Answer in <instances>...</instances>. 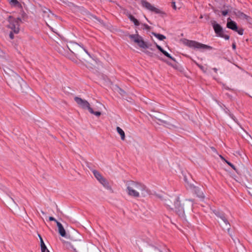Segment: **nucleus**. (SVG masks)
<instances>
[{"mask_svg": "<svg viewBox=\"0 0 252 252\" xmlns=\"http://www.w3.org/2000/svg\"><path fill=\"white\" fill-rule=\"evenodd\" d=\"M126 193L130 196L135 198L144 197L148 193L146 186L140 182L127 181L126 183Z\"/></svg>", "mask_w": 252, "mask_h": 252, "instance_id": "1", "label": "nucleus"}, {"mask_svg": "<svg viewBox=\"0 0 252 252\" xmlns=\"http://www.w3.org/2000/svg\"><path fill=\"white\" fill-rule=\"evenodd\" d=\"M67 48L82 63L87 61L89 56L88 53L76 42H68L67 44Z\"/></svg>", "mask_w": 252, "mask_h": 252, "instance_id": "2", "label": "nucleus"}, {"mask_svg": "<svg viewBox=\"0 0 252 252\" xmlns=\"http://www.w3.org/2000/svg\"><path fill=\"white\" fill-rule=\"evenodd\" d=\"M7 83L11 88L22 93L24 92L23 86H27L26 83L23 79L18 74L14 72L8 78Z\"/></svg>", "mask_w": 252, "mask_h": 252, "instance_id": "3", "label": "nucleus"}, {"mask_svg": "<svg viewBox=\"0 0 252 252\" xmlns=\"http://www.w3.org/2000/svg\"><path fill=\"white\" fill-rule=\"evenodd\" d=\"M8 21L9 24L7 26V27L11 29L14 33H18L20 31L19 26L21 22V19L20 18H14L12 16H9Z\"/></svg>", "mask_w": 252, "mask_h": 252, "instance_id": "4", "label": "nucleus"}, {"mask_svg": "<svg viewBox=\"0 0 252 252\" xmlns=\"http://www.w3.org/2000/svg\"><path fill=\"white\" fill-rule=\"evenodd\" d=\"M166 204L169 206L171 209H174L176 213L180 217L184 218L185 216V211L184 208L181 205L178 199H175L174 200V205H171L170 202L166 201Z\"/></svg>", "mask_w": 252, "mask_h": 252, "instance_id": "5", "label": "nucleus"}, {"mask_svg": "<svg viewBox=\"0 0 252 252\" xmlns=\"http://www.w3.org/2000/svg\"><path fill=\"white\" fill-rule=\"evenodd\" d=\"M129 37L140 48L146 49L150 47V45L145 42L143 38L138 34L129 35Z\"/></svg>", "mask_w": 252, "mask_h": 252, "instance_id": "6", "label": "nucleus"}, {"mask_svg": "<svg viewBox=\"0 0 252 252\" xmlns=\"http://www.w3.org/2000/svg\"><path fill=\"white\" fill-rule=\"evenodd\" d=\"M156 45L157 48L164 54L166 57L168 58L171 60V61H168V60H163V61L165 62L168 65L171 66L173 68H177L178 65L177 62L175 58L172 57L169 54H168L166 51L164 50L159 45L156 43Z\"/></svg>", "mask_w": 252, "mask_h": 252, "instance_id": "7", "label": "nucleus"}, {"mask_svg": "<svg viewBox=\"0 0 252 252\" xmlns=\"http://www.w3.org/2000/svg\"><path fill=\"white\" fill-rule=\"evenodd\" d=\"M185 44L189 46V47L194 48V49H212V47L205 45L194 40H187L185 42Z\"/></svg>", "mask_w": 252, "mask_h": 252, "instance_id": "8", "label": "nucleus"}, {"mask_svg": "<svg viewBox=\"0 0 252 252\" xmlns=\"http://www.w3.org/2000/svg\"><path fill=\"white\" fill-rule=\"evenodd\" d=\"M93 173L95 178L104 188L107 189L112 190V188L110 186L109 182L98 171L94 170L93 171Z\"/></svg>", "mask_w": 252, "mask_h": 252, "instance_id": "9", "label": "nucleus"}, {"mask_svg": "<svg viewBox=\"0 0 252 252\" xmlns=\"http://www.w3.org/2000/svg\"><path fill=\"white\" fill-rule=\"evenodd\" d=\"M212 24L217 36L223 38L225 40H228L229 39V36L224 34L222 28L220 24H218L216 21H213Z\"/></svg>", "mask_w": 252, "mask_h": 252, "instance_id": "10", "label": "nucleus"}, {"mask_svg": "<svg viewBox=\"0 0 252 252\" xmlns=\"http://www.w3.org/2000/svg\"><path fill=\"white\" fill-rule=\"evenodd\" d=\"M141 3L143 7L151 12L156 14H160L162 13L161 10L155 7L153 5L146 0H142L141 1Z\"/></svg>", "mask_w": 252, "mask_h": 252, "instance_id": "11", "label": "nucleus"}, {"mask_svg": "<svg viewBox=\"0 0 252 252\" xmlns=\"http://www.w3.org/2000/svg\"><path fill=\"white\" fill-rule=\"evenodd\" d=\"M74 100L80 107L83 109H88L89 110V108H91L89 103L85 99L76 96L74 97Z\"/></svg>", "mask_w": 252, "mask_h": 252, "instance_id": "12", "label": "nucleus"}, {"mask_svg": "<svg viewBox=\"0 0 252 252\" xmlns=\"http://www.w3.org/2000/svg\"><path fill=\"white\" fill-rule=\"evenodd\" d=\"M57 50L62 55L68 57V49L67 48V44L64 47L61 45L58 44V45L56 46Z\"/></svg>", "mask_w": 252, "mask_h": 252, "instance_id": "13", "label": "nucleus"}, {"mask_svg": "<svg viewBox=\"0 0 252 252\" xmlns=\"http://www.w3.org/2000/svg\"><path fill=\"white\" fill-rule=\"evenodd\" d=\"M222 221L223 223L220 224L221 226L223 229H226L227 230L228 233L231 236V235L230 234V224L227 218H224Z\"/></svg>", "mask_w": 252, "mask_h": 252, "instance_id": "14", "label": "nucleus"}, {"mask_svg": "<svg viewBox=\"0 0 252 252\" xmlns=\"http://www.w3.org/2000/svg\"><path fill=\"white\" fill-rule=\"evenodd\" d=\"M57 225L58 227V231L59 234L63 237H65L66 235L65 230L64 229L63 225L59 221H57Z\"/></svg>", "mask_w": 252, "mask_h": 252, "instance_id": "15", "label": "nucleus"}, {"mask_svg": "<svg viewBox=\"0 0 252 252\" xmlns=\"http://www.w3.org/2000/svg\"><path fill=\"white\" fill-rule=\"evenodd\" d=\"M235 14L238 18L241 19L248 20L249 18H250L249 16L240 11H237L235 12Z\"/></svg>", "mask_w": 252, "mask_h": 252, "instance_id": "16", "label": "nucleus"}, {"mask_svg": "<svg viewBox=\"0 0 252 252\" xmlns=\"http://www.w3.org/2000/svg\"><path fill=\"white\" fill-rule=\"evenodd\" d=\"M226 26L228 28L234 31L237 30V25L236 23L233 21L228 22Z\"/></svg>", "mask_w": 252, "mask_h": 252, "instance_id": "17", "label": "nucleus"}, {"mask_svg": "<svg viewBox=\"0 0 252 252\" xmlns=\"http://www.w3.org/2000/svg\"><path fill=\"white\" fill-rule=\"evenodd\" d=\"M116 129L117 132L121 136V139L124 140L125 139V133L124 130L119 126H117Z\"/></svg>", "mask_w": 252, "mask_h": 252, "instance_id": "18", "label": "nucleus"}, {"mask_svg": "<svg viewBox=\"0 0 252 252\" xmlns=\"http://www.w3.org/2000/svg\"><path fill=\"white\" fill-rule=\"evenodd\" d=\"M128 18L131 21H132L136 26H138L140 25L139 22L133 16L129 14L128 15Z\"/></svg>", "mask_w": 252, "mask_h": 252, "instance_id": "19", "label": "nucleus"}, {"mask_svg": "<svg viewBox=\"0 0 252 252\" xmlns=\"http://www.w3.org/2000/svg\"><path fill=\"white\" fill-rule=\"evenodd\" d=\"M38 237L39 238L40 242L41 252H45V251H46L45 249H46V246H45L41 235L38 234Z\"/></svg>", "mask_w": 252, "mask_h": 252, "instance_id": "20", "label": "nucleus"}, {"mask_svg": "<svg viewBox=\"0 0 252 252\" xmlns=\"http://www.w3.org/2000/svg\"><path fill=\"white\" fill-rule=\"evenodd\" d=\"M10 4L13 6H17L19 7H21V4L17 0H11L10 1Z\"/></svg>", "mask_w": 252, "mask_h": 252, "instance_id": "21", "label": "nucleus"}, {"mask_svg": "<svg viewBox=\"0 0 252 252\" xmlns=\"http://www.w3.org/2000/svg\"><path fill=\"white\" fill-rule=\"evenodd\" d=\"M152 34L160 40H163L166 38V37L164 35L159 33L153 32Z\"/></svg>", "mask_w": 252, "mask_h": 252, "instance_id": "22", "label": "nucleus"}, {"mask_svg": "<svg viewBox=\"0 0 252 252\" xmlns=\"http://www.w3.org/2000/svg\"><path fill=\"white\" fill-rule=\"evenodd\" d=\"M89 111L91 114H93L96 116H99L101 115V113L100 112H98V111L94 112L91 107L89 108Z\"/></svg>", "mask_w": 252, "mask_h": 252, "instance_id": "23", "label": "nucleus"}, {"mask_svg": "<svg viewBox=\"0 0 252 252\" xmlns=\"http://www.w3.org/2000/svg\"><path fill=\"white\" fill-rule=\"evenodd\" d=\"M249 193L252 196V183L249 184L246 186Z\"/></svg>", "mask_w": 252, "mask_h": 252, "instance_id": "24", "label": "nucleus"}, {"mask_svg": "<svg viewBox=\"0 0 252 252\" xmlns=\"http://www.w3.org/2000/svg\"><path fill=\"white\" fill-rule=\"evenodd\" d=\"M213 213L219 218H220V216H221V215H222L223 214V212H220V211H218V210H214L213 211Z\"/></svg>", "mask_w": 252, "mask_h": 252, "instance_id": "25", "label": "nucleus"}, {"mask_svg": "<svg viewBox=\"0 0 252 252\" xmlns=\"http://www.w3.org/2000/svg\"><path fill=\"white\" fill-rule=\"evenodd\" d=\"M119 93L123 96H124L126 94V92L122 89L118 88Z\"/></svg>", "mask_w": 252, "mask_h": 252, "instance_id": "26", "label": "nucleus"}, {"mask_svg": "<svg viewBox=\"0 0 252 252\" xmlns=\"http://www.w3.org/2000/svg\"><path fill=\"white\" fill-rule=\"evenodd\" d=\"M64 244L65 247L67 249H69L70 248L73 249L72 246L71 245V244L70 243H69L68 242H64Z\"/></svg>", "mask_w": 252, "mask_h": 252, "instance_id": "27", "label": "nucleus"}, {"mask_svg": "<svg viewBox=\"0 0 252 252\" xmlns=\"http://www.w3.org/2000/svg\"><path fill=\"white\" fill-rule=\"evenodd\" d=\"M235 32H237L240 35H243V32H244V30L243 29H238L236 31H235Z\"/></svg>", "mask_w": 252, "mask_h": 252, "instance_id": "28", "label": "nucleus"}, {"mask_svg": "<svg viewBox=\"0 0 252 252\" xmlns=\"http://www.w3.org/2000/svg\"><path fill=\"white\" fill-rule=\"evenodd\" d=\"M196 64L197 65V66L204 72H206V68H205L204 66H203L202 65H200V64H199L198 63H196Z\"/></svg>", "mask_w": 252, "mask_h": 252, "instance_id": "29", "label": "nucleus"}, {"mask_svg": "<svg viewBox=\"0 0 252 252\" xmlns=\"http://www.w3.org/2000/svg\"><path fill=\"white\" fill-rule=\"evenodd\" d=\"M145 53L147 55H148V56H150V57H154V56H155V55L154 53H152V52H149V51H145Z\"/></svg>", "mask_w": 252, "mask_h": 252, "instance_id": "30", "label": "nucleus"}, {"mask_svg": "<svg viewBox=\"0 0 252 252\" xmlns=\"http://www.w3.org/2000/svg\"><path fill=\"white\" fill-rule=\"evenodd\" d=\"M225 162L230 166H231L234 170H235V171H236V169L235 168V167L234 166V165L233 164H232L231 163H230V162L227 161V160H225Z\"/></svg>", "mask_w": 252, "mask_h": 252, "instance_id": "31", "label": "nucleus"}, {"mask_svg": "<svg viewBox=\"0 0 252 252\" xmlns=\"http://www.w3.org/2000/svg\"><path fill=\"white\" fill-rule=\"evenodd\" d=\"M143 26H144V28L147 30H149L150 29V27L147 24H143Z\"/></svg>", "mask_w": 252, "mask_h": 252, "instance_id": "32", "label": "nucleus"}, {"mask_svg": "<svg viewBox=\"0 0 252 252\" xmlns=\"http://www.w3.org/2000/svg\"><path fill=\"white\" fill-rule=\"evenodd\" d=\"M13 33H14L13 32H11L9 33V37L11 39H13L14 38V35H13Z\"/></svg>", "mask_w": 252, "mask_h": 252, "instance_id": "33", "label": "nucleus"}, {"mask_svg": "<svg viewBox=\"0 0 252 252\" xmlns=\"http://www.w3.org/2000/svg\"><path fill=\"white\" fill-rule=\"evenodd\" d=\"M49 220L50 221H54L57 223V221H58L54 217H50L49 218Z\"/></svg>", "mask_w": 252, "mask_h": 252, "instance_id": "34", "label": "nucleus"}, {"mask_svg": "<svg viewBox=\"0 0 252 252\" xmlns=\"http://www.w3.org/2000/svg\"><path fill=\"white\" fill-rule=\"evenodd\" d=\"M221 13L223 16H226L228 13V11L227 10H224L222 11Z\"/></svg>", "mask_w": 252, "mask_h": 252, "instance_id": "35", "label": "nucleus"}, {"mask_svg": "<svg viewBox=\"0 0 252 252\" xmlns=\"http://www.w3.org/2000/svg\"><path fill=\"white\" fill-rule=\"evenodd\" d=\"M225 218H226L225 215L224 213H223L222 215H221V216H220V219L221 220H222Z\"/></svg>", "mask_w": 252, "mask_h": 252, "instance_id": "36", "label": "nucleus"}, {"mask_svg": "<svg viewBox=\"0 0 252 252\" xmlns=\"http://www.w3.org/2000/svg\"><path fill=\"white\" fill-rule=\"evenodd\" d=\"M157 120H158L159 122H161V123H163V124H165V123H166V122H165V121L162 120H161V119H157Z\"/></svg>", "mask_w": 252, "mask_h": 252, "instance_id": "37", "label": "nucleus"}, {"mask_svg": "<svg viewBox=\"0 0 252 252\" xmlns=\"http://www.w3.org/2000/svg\"><path fill=\"white\" fill-rule=\"evenodd\" d=\"M232 47L233 49L235 50L236 49V45H235V43L232 44Z\"/></svg>", "mask_w": 252, "mask_h": 252, "instance_id": "38", "label": "nucleus"}, {"mask_svg": "<svg viewBox=\"0 0 252 252\" xmlns=\"http://www.w3.org/2000/svg\"><path fill=\"white\" fill-rule=\"evenodd\" d=\"M213 69L214 70L215 72H217L218 69L216 68H213Z\"/></svg>", "mask_w": 252, "mask_h": 252, "instance_id": "39", "label": "nucleus"}, {"mask_svg": "<svg viewBox=\"0 0 252 252\" xmlns=\"http://www.w3.org/2000/svg\"><path fill=\"white\" fill-rule=\"evenodd\" d=\"M220 157L221 159H223L224 160H226L221 156H220Z\"/></svg>", "mask_w": 252, "mask_h": 252, "instance_id": "40", "label": "nucleus"}, {"mask_svg": "<svg viewBox=\"0 0 252 252\" xmlns=\"http://www.w3.org/2000/svg\"><path fill=\"white\" fill-rule=\"evenodd\" d=\"M72 61H73L74 62H75L76 63L77 62V60H75V59H72Z\"/></svg>", "mask_w": 252, "mask_h": 252, "instance_id": "41", "label": "nucleus"}, {"mask_svg": "<svg viewBox=\"0 0 252 252\" xmlns=\"http://www.w3.org/2000/svg\"><path fill=\"white\" fill-rule=\"evenodd\" d=\"M93 18H94V19H97V18L96 17V16H93Z\"/></svg>", "mask_w": 252, "mask_h": 252, "instance_id": "42", "label": "nucleus"}, {"mask_svg": "<svg viewBox=\"0 0 252 252\" xmlns=\"http://www.w3.org/2000/svg\"><path fill=\"white\" fill-rule=\"evenodd\" d=\"M41 213L43 214H45L44 212H43V211H41Z\"/></svg>", "mask_w": 252, "mask_h": 252, "instance_id": "43", "label": "nucleus"}, {"mask_svg": "<svg viewBox=\"0 0 252 252\" xmlns=\"http://www.w3.org/2000/svg\"><path fill=\"white\" fill-rule=\"evenodd\" d=\"M218 222H219V223H220V224H221V223H220V221H218Z\"/></svg>", "mask_w": 252, "mask_h": 252, "instance_id": "44", "label": "nucleus"}, {"mask_svg": "<svg viewBox=\"0 0 252 252\" xmlns=\"http://www.w3.org/2000/svg\"><path fill=\"white\" fill-rule=\"evenodd\" d=\"M218 222H219V223H220V224H221V223H220V221H218Z\"/></svg>", "mask_w": 252, "mask_h": 252, "instance_id": "45", "label": "nucleus"}, {"mask_svg": "<svg viewBox=\"0 0 252 252\" xmlns=\"http://www.w3.org/2000/svg\"><path fill=\"white\" fill-rule=\"evenodd\" d=\"M218 222H219V223H220V224H221V223H220V221H218Z\"/></svg>", "mask_w": 252, "mask_h": 252, "instance_id": "46", "label": "nucleus"}]
</instances>
